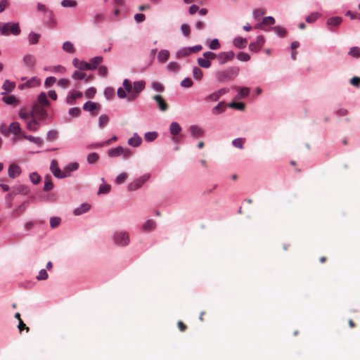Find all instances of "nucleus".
<instances>
[{
  "mask_svg": "<svg viewBox=\"0 0 360 360\" xmlns=\"http://www.w3.org/2000/svg\"><path fill=\"white\" fill-rule=\"evenodd\" d=\"M39 125V122L34 118H32L30 121L27 122V128L30 131H36L38 130Z\"/></svg>",
  "mask_w": 360,
  "mask_h": 360,
  "instance_id": "obj_24",
  "label": "nucleus"
},
{
  "mask_svg": "<svg viewBox=\"0 0 360 360\" xmlns=\"http://www.w3.org/2000/svg\"><path fill=\"white\" fill-rule=\"evenodd\" d=\"M245 142V139L244 138H238V139H236L232 141V144L236 147V148H238L240 149H243V145Z\"/></svg>",
  "mask_w": 360,
  "mask_h": 360,
  "instance_id": "obj_40",
  "label": "nucleus"
},
{
  "mask_svg": "<svg viewBox=\"0 0 360 360\" xmlns=\"http://www.w3.org/2000/svg\"><path fill=\"white\" fill-rule=\"evenodd\" d=\"M109 119L106 115H102L98 119V124L101 128H103L108 122Z\"/></svg>",
  "mask_w": 360,
  "mask_h": 360,
  "instance_id": "obj_48",
  "label": "nucleus"
},
{
  "mask_svg": "<svg viewBox=\"0 0 360 360\" xmlns=\"http://www.w3.org/2000/svg\"><path fill=\"white\" fill-rule=\"evenodd\" d=\"M0 31L4 35H8L9 34L18 35L20 33V29L18 23H4L0 27Z\"/></svg>",
  "mask_w": 360,
  "mask_h": 360,
  "instance_id": "obj_2",
  "label": "nucleus"
},
{
  "mask_svg": "<svg viewBox=\"0 0 360 360\" xmlns=\"http://www.w3.org/2000/svg\"><path fill=\"white\" fill-rule=\"evenodd\" d=\"M198 64L203 68H209L211 66V61L206 58H198Z\"/></svg>",
  "mask_w": 360,
  "mask_h": 360,
  "instance_id": "obj_30",
  "label": "nucleus"
},
{
  "mask_svg": "<svg viewBox=\"0 0 360 360\" xmlns=\"http://www.w3.org/2000/svg\"><path fill=\"white\" fill-rule=\"evenodd\" d=\"M123 147L117 146L108 150V155L110 158H116L122 155Z\"/></svg>",
  "mask_w": 360,
  "mask_h": 360,
  "instance_id": "obj_18",
  "label": "nucleus"
},
{
  "mask_svg": "<svg viewBox=\"0 0 360 360\" xmlns=\"http://www.w3.org/2000/svg\"><path fill=\"white\" fill-rule=\"evenodd\" d=\"M15 87V84L14 82H10L9 80H6L2 86L3 89H4L6 92H11Z\"/></svg>",
  "mask_w": 360,
  "mask_h": 360,
  "instance_id": "obj_32",
  "label": "nucleus"
},
{
  "mask_svg": "<svg viewBox=\"0 0 360 360\" xmlns=\"http://www.w3.org/2000/svg\"><path fill=\"white\" fill-rule=\"evenodd\" d=\"M233 45L238 49H243L246 46L248 41L246 39L238 37L233 39Z\"/></svg>",
  "mask_w": 360,
  "mask_h": 360,
  "instance_id": "obj_17",
  "label": "nucleus"
},
{
  "mask_svg": "<svg viewBox=\"0 0 360 360\" xmlns=\"http://www.w3.org/2000/svg\"><path fill=\"white\" fill-rule=\"evenodd\" d=\"M22 136L24 139H27V140H28V141H30L31 142H33V143H36V144H37L39 146H41L42 144V143H43L42 140L40 138H39V137H34V136H32L25 135V134H22Z\"/></svg>",
  "mask_w": 360,
  "mask_h": 360,
  "instance_id": "obj_33",
  "label": "nucleus"
},
{
  "mask_svg": "<svg viewBox=\"0 0 360 360\" xmlns=\"http://www.w3.org/2000/svg\"><path fill=\"white\" fill-rule=\"evenodd\" d=\"M30 181L34 184H37L38 183H39V181L41 180L39 175L35 172L31 173L30 174Z\"/></svg>",
  "mask_w": 360,
  "mask_h": 360,
  "instance_id": "obj_59",
  "label": "nucleus"
},
{
  "mask_svg": "<svg viewBox=\"0 0 360 360\" xmlns=\"http://www.w3.org/2000/svg\"><path fill=\"white\" fill-rule=\"evenodd\" d=\"M113 240L118 245L126 246L129 243V233L126 231H117L113 236Z\"/></svg>",
  "mask_w": 360,
  "mask_h": 360,
  "instance_id": "obj_3",
  "label": "nucleus"
},
{
  "mask_svg": "<svg viewBox=\"0 0 360 360\" xmlns=\"http://www.w3.org/2000/svg\"><path fill=\"white\" fill-rule=\"evenodd\" d=\"M155 226H156L155 221L152 219H148L142 225V229L144 231L148 232L152 230H154L155 229Z\"/></svg>",
  "mask_w": 360,
  "mask_h": 360,
  "instance_id": "obj_19",
  "label": "nucleus"
},
{
  "mask_svg": "<svg viewBox=\"0 0 360 360\" xmlns=\"http://www.w3.org/2000/svg\"><path fill=\"white\" fill-rule=\"evenodd\" d=\"M348 55L355 58H360V48L358 46L352 47L348 52Z\"/></svg>",
  "mask_w": 360,
  "mask_h": 360,
  "instance_id": "obj_34",
  "label": "nucleus"
},
{
  "mask_svg": "<svg viewBox=\"0 0 360 360\" xmlns=\"http://www.w3.org/2000/svg\"><path fill=\"white\" fill-rule=\"evenodd\" d=\"M38 101L39 103L44 106H49L50 105V101L47 98V96L46 93L41 92L39 94L38 96Z\"/></svg>",
  "mask_w": 360,
  "mask_h": 360,
  "instance_id": "obj_27",
  "label": "nucleus"
},
{
  "mask_svg": "<svg viewBox=\"0 0 360 360\" xmlns=\"http://www.w3.org/2000/svg\"><path fill=\"white\" fill-rule=\"evenodd\" d=\"M169 131H170L171 134L172 136H174L173 140L175 142L180 141V137L178 136L177 135L181 131V127L177 122H173L171 123V124L169 126Z\"/></svg>",
  "mask_w": 360,
  "mask_h": 360,
  "instance_id": "obj_6",
  "label": "nucleus"
},
{
  "mask_svg": "<svg viewBox=\"0 0 360 360\" xmlns=\"http://www.w3.org/2000/svg\"><path fill=\"white\" fill-rule=\"evenodd\" d=\"M264 38L263 36H259L257 37L255 42H252L249 45V49L252 51L257 52L262 47L264 44Z\"/></svg>",
  "mask_w": 360,
  "mask_h": 360,
  "instance_id": "obj_8",
  "label": "nucleus"
},
{
  "mask_svg": "<svg viewBox=\"0 0 360 360\" xmlns=\"http://www.w3.org/2000/svg\"><path fill=\"white\" fill-rule=\"evenodd\" d=\"M72 78L75 79H79V80L84 79L86 82H89L93 79V76L88 75L87 74L80 72V71H75L72 75Z\"/></svg>",
  "mask_w": 360,
  "mask_h": 360,
  "instance_id": "obj_16",
  "label": "nucleus"
},
{
  "mask_svg": "<svg viewBox=\"0 0 360 360\" xmlns=\"http://www.w3.org/2000/svg\"><path fill=\"white\" fill-rule=\"evenodd\" d=\"M342 22L341 17L335 16L329 18L327 20V25L330 27L338 26Z\"/></svg>",
  "mask_w": 360,
  "mask_h": 360,
  "instance_id": "obj_22",
  "label": "nucleus"
},
{
  "mask_svg": "<svg viewBox=\"0 0 360 360\" xmlns=\"http://www.w3.org/2000/svg\"><path fill=\"white\" fill-rule=\"evenodd\" d=\"M78 167H79L78 163L72 162V163H70L68 165H67L64 169H65V173L69 174V176H70V172L72 171L77 170L78 169Z\"/></svg>",
  "mask_w": 360,
  "mask_h": 360,
  "instance_id": "obj_42",
  "label": "nucleus"
},
{
  "mask_svg": "<svg viewBox=\"0 0 360 360\" xmlns=\"http://www.w3.org/2000/svg\"><path fill=\"white\" fill-rule=\"evenodd\" d=\"M209 47L212 50H217L220 48V44L217 39H214L210 43Z\"/></svg>",
  "mask_w": 360,
  "mask_h": 360,
  "instance_id": "obj_62",
  "label": "nucleus"
},
{
  "mask_svg": "<svg viewBox=\"0 0 360 360\" xmlns=\"http://www.w3.org/2000/svg\"><path fill=\"white\" fill-rule=\"evenodd\" d=\"M82 96V93L80 91H72L70 92L69 95L66 98V101L70 105H73L75 103V101L77 98H79Z\"/></svg>",
  "mask_w": 360,
  "mask_h": 360,
  "instance_id": "obj_14",
  "label": "nucleus"
},
{
  "mask_svg": "<svg viewBox=\"0 0 360 360\" xmlns=\"http://www.w3.org/2000/svg\"><path fill=\"white\" fill-rule=\"evenodd\" d=\"M40 84V79L36 77H32L30 79L27 80L25 82V85H27V88L34 87L39 86Z\"/></svg>",
  "mask_w": 360,
  "mask_h": 360,
  "instance_id": "obj_31",
  "label": "nucleus"
},
{
  "mask_svg": "<svg viewBox=\"0 0 360 360\" xmlns=\"http://www.w3.org/2000/svg\"><path fill=\"white\" fill-rule=\"evenodd\" d=\"M167 69L169 71L177 72L179 70V65L176 62H171L167 65Z\"/></svg>",
  "mask_w": 360,
  "mask_h": 360,
  "instance_id": "obj_60",
  "label": "nucleus"
},
{
  "mask_svg": "<svg viewBox=\"0 0 360 360\" xmlns=\"http://www.w3.org/2000/svg\"><path fill=\"white\" fill-rule=\"evenodd\" d=\"M9 130L15 135L20 134L21 128L18 122H13L9 127Z\"/></svg>",
  "mask_w": 360,
  "mask_h": 360,
  "instance_id": "obj_29",
  "label": "nucleus"
},
{
  "mask_svg": "<svg viewBox=\"0 0 360 360\" xmlns=\"http://www.w3.org/2000/svg\"><path fill=\"white\" fill-rule=\"evenodd\" d=\"M19 116L22 120H25L27 123L28 121H30V117L31 115H30L29 112L25 111V110H21L19 112Z\"/></svg>",
  "mask_w": 360,
  "mask_h": 360,
  "instance_id": "obj_55",
  "label": "nucleus"
},
{
  "mask_svg": "<svg viewBox=\"0 0 360 360\" xmlns=\"http://www.w3.org/2000/svg\"><path fill=\"white\" fill-rule=\"evenodd\" d=\"M39 37H40V35L39 34H37L34 32H31L29 34V37H28L29 43L30 44H36L38 42Z\"/></svg>",
  "mask_w": 360,
  "mask_h": 360,
  "instance_id": "obj_44",
  "label": "nucleus"
},
{
  "mask_svg": "<svg viewBox=\"0 0 360 360\" xmlns=\"http://www.w3.org/2000/svg\"><path fill=\"white\" fill-rule=\"evenodd\" d=\"M127 178V174L126 173L120 174L116 178V183L118 184H123Z\"/></svg>",
  "mask_w": 360,
  "mask_h": 360,
  "instance_id": "obj_64",
  "label": "nucleus"
},
{
  "mask_svg": "<svg viewBox=\"0 0 360 360\" xmlns=\"http://www.w3.org/2000/svg\"><path fill=\"white\" fill-rule=\"evenodd\" d=\"M91 206L87 203L82 204L80 207L75 209L73 213L75 215H80L89 210Z\"/></svg>",
  "mask_w": 360,
  "mask_h": 360,
  "instance_id": "obj_23",
  "label": "nucleus"
},
{
  "mask_svg": "<svg viewBox=\"0 0 360 360\" xmlns=\"http://www.w3.org/2000/svg\"><path fill=\"white\" fill-rule=\"evenodd\" d=\"M235 56L233 51L221 52L217 54V60L219 63L222 65L228 61L232 60Z\"/></svg>",
  "mask_w": 360,
  "mask_h": 360,
  "instance_id": "obj_5",
  "label": "nucleus"
},
{
  "mask_svg": "<svg viewBox=\"0 0 360 360\" xmlns=\"http://www.w3.org/2000/svg\"><path fill=\"white\" fill-rule=\"evenodd\" d=\"M169 57V53L167 50H162L159 51V60L165 62Z\"/></svg>",
  "mask_w": 360,
  "mask_h": 360,
  "instance_id": "obj_50",
  "label": "nucleus"
},
{
  "mask_svg": "<svg viewBox=\"0 0 360 360\" xmlns=\"http://www.w3.org/2000/svg\"><path fill=\"white\" fill-rule=\"evenodd\" d=\"M141 141L142 140L141 137H139L136 134H134V136L129 139L128 143L134 147H137L141 143Z\"/></svg>",
  "mask_w": 360,
  "mask_h": 360,
  "instance_id": "obj_28",
  "label": "nucleus"
},
{
  "mask_svg": "<svg viewBox=\"0 0 360 360\" xmlns=\"http://www.w3.org/2000/svg\"><path fill=\"white\" fill-rule=\"evenodd\" d=\"M229 106L240 111H243L245 108V105L243 103L232 102L229 103Z\"/></svg>",
  "mask_w": 360,
  "mask_h": 360,
  "instance_id": "obj_47",
  "label": "nucleus"
},
{
  "mask_svg": "<svg viewBox=\"0 0 360 360\" xmlns=\"http://www.w3.org/2000/svg\"><path fill=\"white\" fill-rule=\"evenodd\" d=\"M191 54V51L188 48H184L176 52V56L177 58L186 57Z\"/></svg>",
  "mask_w": 360,
  "mask_h": 360,
  "instance_id": "obj_38",
  "label": "nucleus"
},
{
  "mask_svg": "<svg viewBox=\"0 0 360 360\" xmlns=\"http://www.w3.org/2000/svg\"><path fill=\"white\" fill-rule=\"evenodd\" d=\"M144 88V83L143 82H136L133 85V93L128 96L129 101L135 99L139 93H140Z\"/></svg>",
  "mask_w": 360,
  "mask_h": 360,
  "instance_id": "obj_7",
  "label": "nucleus"
},
{
  "mask_svg": "<svg viewBox=\"0 0 360 360\" xmlns=\"http://www.w3.org/2000/svg\"><path fill=\"white\" fill-rule=\"evenodd\" d=\"M181 30L184 36L188 37L191 33V28L187 24H183L181 26Z\"/></svg>",
  "mask_w": 360,
  "mask_h": 360,
  "instance_id": "obj_63",
  "label": "nucleus"
},
{
  "mask_svg": "<svg viewBox=\"0 0 360 360\" xmlns=\"http://www.w3.org/2000/svg\"><path fill=\"white\" fill-rule=\"evenodd\" d=\"M60 221H61V219L60 217H51L50 219V225H51V228L54 229V228H56L57 226H58Z\"/></svg>",
  "mask_w": 360,
  "mask_h": 360,
  "instance_id": "obj_54",
  "label": "nucleus"
},
{
  "mask_svg": "<svg viewBox=\"0 0 360 360\" xmlns=\"http://www.w3.org/2000/svg\"><path fill=\"white\" fill-rule=\"evenodd\" d=\"M110 190V186L108 184L101 185L98 191V194L109 193Z\"/></svg>",
  "mask_w": 360,
  "mask_h": 360,
  "instance_id": "obj_58",
  "label": "nucleus"
},
{
  "mask_svg": "<svg viewBox=\"0 0 360 360\" xmlns=\"http://www.w3.org/2000/svg\"><path fill=\"white\" fill-rule=\"evenodd\" d=\"M238 73V68H230L225 70H221L217 72V78L218 81L224 82L227 80H231L234 76H236Z\"/></svg>",
  "mask_w": 360,
  "mask_h": 360,
  "instance_id": "obj_1",
  "label": "nucleus"
},
{
  "mask_svg": "<svg viewBox=\"0 0 360 360\" xmlns=\"http://www.w3.org/2000/svg\"><path fill=\"white\" fill-rule=\"evenodd\" d=\"M14 193L17 194L27 195L29 193V188L25 185H18L13 188Z\"/></svg>",
  "mask_w": 360,
  "mask_h": 360,
  "instance_id": "obj_20",
  "label": "nucleus"
},
{
  "mask_svg": "<svg viewBox=\"0 0 360 360\" xmlns=\"http://www.w3.org/2000/svg\"><path fill=\"white\" fill-rule=\"evenodd\" d=\"M123 87L125 91L128 93V96H129V94H131L133 93V86L128 79L124 80Z\"/></svg>",
  "mask_w": 360,
  "mask_h": 360,
  "instance_id": "obj_39",
  "label": "nucleus"
},
{
  "mask_svg": "<svg viewBox=\"0 0 360 360\" xmlns=\"http://www.w3.org/2000/svg\"><path fill=\"white\" fill-rule=\"evenodd\" d=\"M273 30L280 37H283L286 34V30L281 27L276 26V27H273Z\"/></svg>",
  "mask_w": 360,
  "mask_h": 360,
  "instance_id": "obj_56",
  "label": "nucleus"
},
{
  "mask_svg": "<svg viewBox=\"0 0 360 360\" xmlns=\"http://www.w3.org/2000/svg\"><path fill=\"white\" fill-rule=\"evenodd\" d=\"M158 136V134L155 131L153 132H147L145 134L144 139L146 141H154Z\"/></svg>",
  "mask_w": 360,
  "mask_h": 360,
  "instance_id": "obj_51",
  "label": "nucleus"
},
{
  "mask_svg": "<svg viewBox=\"0 0 360 360\" xmlns=\"http://www.w3.org/2000/svg\"><path fill=\"white\" fill-rule=\"evenodd\" d=\"M25 202L20 205L18 208H16L13 212V214L16 217L20 215L26 210V206L25 205Z\"/></svg>",
  "mask_w": 360,
  "mask_h": 360,
  "instance_id": "obj_57",
  "label": "nucleus"
},
{
  "mask_svg": "<svg viewBox=\"0 0 360 360\" xmlns=\"http://www.w3.org/2000/svg\"><path fill=\"white\" fill-rule=\"evenodd\" d=\"M250 93V89L247 87H243L240 89V91L237 96V98L240 99L246 97Z\"/></svg>",
  "mask_w": 360,
  "mask_h": 360,
  "instance_id": "obj_52",
  "label": "nucleus"
},
{
  "mask_svg": "<svg viewBox=\"0 0 360 360\" xmlns=\"http://www.w3.org/2000/svg\"><path fill=\"white\" fill-rule=\"evenodd\" d=\"M2 100L8 105H16L18 103V100L13 95L5 96Z\"/></svg>",
  "mask_w": 360,
  "mask_h": 360,
  "instance_id": "obj_25",
  "label": "nucleus"
},
{
  "mask_svg": "<svg viewBox=\"0 0 360 360\" xmlns=\"http://www.w3.org/2000/svg\"><path fill=\"white\" fill-rule=\"evenodd\" d=\"M21 173L20 167L16 164H11L8 170V176L12 179H15L19 176Z\"/></svg>",
  "mask_w": 360,
  "mask_h": 360,
  "instance_id": "obj_11",
  "label": "nucleus"
},
{
  "mask_svg": "<svg viewBox=\"0 0 360 360\" xmlns=\"http://www.w3.org/2000/svg\"><path fill=\"white\" fill-rule=\"evenodd\" d=\"M169 105L165 100L160 96H159V110L162 112H165L168 110Z\"/></svg>",
  "mask_w": 360,
  "mask_h": 360,
  "instance_id": "obj_41",
  "label": "nucleus"
},
{
  "mask_svg": "<svg viewBox=\"0 0 360 360\" xmlns=\"http://www.w3.org/2000/svg\"><path fill=\"white\" fill-rule=\"evenodd\" d=\"M53 174L60 179L65 178L66 176H69V174L65 173V169L63 171H61L60 168H58L53 172Z\"/></svg>",
  "mask_w": 360,
  "mask_h": 360,
  "instance_id": "obj_49",
  "label": "nucleus"
},
{
  "mask_svg": "<svg viewBox=\"0 0 360 360\" xmlns=\"http://www.w3.org/2000/svg\"><path fill=\"white\" fill-rule=\"evenodd\" d=\"M39 116V119L42 120L46 117V111L42 108L41 107L39 106L38 105H34L33 107L32 112L31 113V117L32 118H34V115Z\"/></svg>",
  "mask_w": 360,
  "mask_h": 360,
  "instance_id": "obj_12",
  "label": "nucleus"
},
{
  "mask_svg": "<svg viewBox=\"0 0 360 360\" xmlns=\"http://www.w3.org/2000/svg\"><path fill=\"white\" fill-rule=\"evenodd\" d=\"M226 105L224 102H220L213 109L212 113L214 115H219L225 111Z\"/></svg>",
  "mask_w": 360,
  "mask_h": 360,
  "instance_id": "obj_26",
  "label": "nucleus"
},
{
  "mask_svg": "<svg viewBox=\"0 0 360 360\" xmlns=\"http://www.w3.org/2000/svg\"><path fill=\"white\" fill-rule=\"evenodd\" d=\"M148 178H149V176L147 174H145V175L141 176L140 178H139L138 179L132 181L131 183H130L128 185V190L130 191H134L139 189L148 179Z\"/></svg>",
  "mask_w": 360,
  "mask_h": 360,
  "instance_id": "obj_4",
  "label": "nucleus"
},
{
  "mask_svg": "<svg viewBox=\"0 0 360 360\" xmlns=\"http://www.w3.org/2000/svg\"><path fill=\"white\" fill-rule=\"evenodd\" d=\"M193 76L196 80H201L203 77V72L198 67L193 69Z\"/></svg>",
  "mask_w": 360,
  "mask_h": 360,
  "instance_id": "obj_37",
  "label": "nucleus"
},
{
  "mask_svg": "<svg viewBox=\"0 0 360 360\" xmlns=\"http://www.w3.org/2000/svg\"><path fill=\"white\" fill-rule=\"evenodd\" d=\"M61 6L65 8H75L77 6V2L75 0H63Z\"/></svg>",
  "mask_w": 360,
  "mask_h": 360,
  "instance_id": "obj_43",
  "label": "nucleus"
},
{
  "mask_svg": "<svg viewBox=\"0 0 360 360\" xmlns=\"http://www.w3.org/2000/svg\"><path fill=\"white\" fill-rule=\"evenodd\" d=\"M237 58L240 61H248L250 59V56L248 53L245 52H239L237 55Z\"/></svg>",
  "mask_w": 360,
  "mask_h": 360,
  "instance_id": "obj_53",
  "label": "nucleus"
},
{
  "mask_svg": "<svg viewBox=\"0 0 360 360\" xmlns=\"http://www.w3.org/2000/svg\"><path fill=\"white\" fill-rule=\"evenodd\" d=\"M103 61V57L96 56L95 58H91L89 64L90 65V70H95Z\"/></svg>",
  "mask_w": 360,
  "mask_h": 360,
  "instance_id": "obj_21",
  "label": "nucleus"
},
{
  "mask_svg": "<svg viewBox=\"0 0 360 360\" xmlns=\"http://www.w3.org/2000/svg\"><path fill=\"white\" fill-rule=\"evenodd\" d=\"M83 108L84 110L92 112L93 115H96L100 110V105L94 102L88 101L84 103Z\"/></svg>",
  "mask_w": 360,
  "mask_h": 360,
  "instance_id": "obj_9",
  "label": "nucleus"
},
{
  "mask_svg": "<svg viewBox=\"0 0 360 360\" xmlns=\"http://www.w3.org/2000/svg\"><path fill=\"white\" fill-rule=\"evenodd\" d=\"M53 188V184L51 181V178L50 176H46L45 177L44 186V190L45 191H49L52 190Z\"/></svg>",
  "mask_w": 360,
  "mask_h": 360,
  "instance_id": "obj_35",
  "label": "nucleus"
},
{
  "mask_svg": "<svg viewBox=\"0 0 360 360\" xmlns=\"http://www.w3.org/2000/svg\"><path fill=\"white\" fill-rule=\"evenodd\" d=\"M189 131L192 136L195 138H199L204 136L203 129L197 125H191L189 128Z\"/></svg>",
  "mask_w": 360,
  "mask_h": 360,
  "instance_id": "obj_15",
  "label": "nucleus"
},
{
  "mask_svg": "<svg viewBox=\"0 0 360 360\" xmlns=\"http://www.w3.org/2000/svg\"><path fill=\"white\" fill-rule=\"evenodd\" d=\"M262 23L264 25H271L275 23V19L271 16L264 17L262 19Z\"/></svg>",
  "mask_w": 360,
  "mask_h": 360,
  "instance_id": "obj_61",
  "label": "nucleus"
},
{
  "mask_svg": "<svg viewBox=\"0 0 360 360\" xmlns=\"http://www.w3.org/2000/svg\"><path fill=\"white\" fill-rule=\"evenodd\" d=\"M72 64L76 68H77L82 71L90 70V65H89V63L79 60L77 58L73 59Z\"/></svg>",
  "mask_w": 360,
  "mask_h": 360,
  "instance_id": "obj_13",
  "label": "nucleus"
},
{
  "mask_svg": "<svg viewBox=\"0 0 360 360\" xmlns=\"http://www.w3.org/2000/svg\"><path fill=\"white\" fill-rule=\"evenodd\" d=\"M321 14L318 12H314L310 13L309 15L306 17V22L308 23H312L315 22L319 17Z\"/></svg>",
  "mask_w": 360,
  "mask_h": 360,
  "instance_id": "obj_36",
  "label": "nucleus"
},
{
  "mask_svg": "<svg viewBox=\"0 0 360 360\" xmlns=\"http://www.w3.org/2000/svg\"><path fill=\"white\" fill-rule=\"evenodd\" d=\"M63 49L68 53H73L75 52V48L73 44L70 41H65L63 45Z\"/></svg>",
  "mask_w": 360,
  "mask_h": 360,
  "instance_id": "obj_45",
  "label": "nucleus"
},
{
  "mask_svg": "<svg viewBox=\"0 0 360 360\" xmlns=\"http://www.w3.org/2000/svg\"><path fill=\"white\" fill-rule=\"evenodd\" d=\"M99 159V155L96 153H91L87 156V162L89 164H94Z\"/></svg>",
  "mask_w": 360,
  "mask_h": 360,
  "instance_id": "obj_46",
  "label": "nucleus"
},
{
  "mask_svg": "<svg viewBox=\"0 0 360 360\" xmlns=\"http://www.w3.org/2000/svg\"><path fill=\"white\" fill-rule=\"evenodd\" d=\"M23 63L27 68L33 70L35 68L37 60L34 56L27 54L24 56Z\"/></svg>",
  "mask_w": 360,
  "mask_h": 360,
  "instance_id": "obj_10",
  "label": "nucleus"
}]
</instances>
